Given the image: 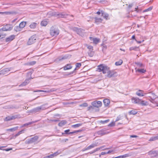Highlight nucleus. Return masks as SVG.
Segmentation results:
<instances>
[{"instance_id":"nucleus-26","label":"nucleus","mask_w":158,"mask_h":158,"mask_svg":"<svg viewBox=\"0 0 158 158\" xmlns=\"http://www.w3.org/2000/svg\"><path fill=\"white\" fill-rule=\"evenodd\" d=\"M72 66L70 64H67L64 67V70H67L71 69Z\"/></svg>"},{"instance_id":"nucleus-8","label":"nucleus","mask_w":158,"mask_h":158,"mask_svg":"<svg viewBox=\"0 0 158 158\" xmlns=\"http://www.w3.org/2000/svg\"><path fill=\"white\" fill-rule=\"evenodd\" d=\"M11 68L3 69L0 71V76L2 75H8L9 72Z\"/></svg>"},{"instance_id":"nucleus-48","label":"nucleus","mask_w":158,"mask_h":158,"mask_svg":"<svg viewBox=\"0 0 158 158\" xmlns=\"http://www.w3.org/2000/svg\"><path fill=\"white\" fill-rule=\"evenodd\" d=\"M69 131H70L69 129H68V130H66L64 131V132L62 133V135L70 134V133H69V132H70Z\"/></svg>"},{"instance_id":"nucleus-22","label":"nucleus","mask_w":158,"mask_h":158,"mask_svg":"<svg viewBox=\"0 0 158 158\" xmlns=\"http://www.w3.org/2000/svg\"><path fill=\"white\" fill-rule=\"evenodd\" d=\"M97 146V145L96 143H92L90 145L88 146L86 148V150L94 148L95 147H96Z\"/></svg>"},{"instance_id":"nucleus-64","label":"nucleus","mask_w":158,"mask_h":158,"mask_svg":"<svg viewBox=\"0 0 158 158\" xmlns=\"http://www.w3.org/2000/svg\"><path fill=\"white\" fill-rule=\"evenodd\" d=\"M43 158H51L50 155H49L46 156H45Z\"/></svg>"},{"instance_id":"nucleus-9","label":"nucleus","mask_w":158,"mask_h":158,"mask_svg":"<svg viewBox=\"0 0 158 158\" xmlns=\"http://www.w3.org/2000/svg\"><path fill=\"white\" fill-rule=\"evenodd\" d=\"M38 137L37 136H34L32 138L28 139L26 141L27 143L28 144L32 143H33L35 142L38 139Z\"/></svg>"},{"instance_id":"nucleus-14","label":"nucleus","mask_w":158,"mask_h":158,"mask_svg":"<svg viewBox=\"0 0 158 158\" xmlns=\"http://www.w3.org/2000/svg\"><path fill=\"white\" fill-rule=\"evenodd\" d=\"M18 117L17 115H15L12 116H8L5 118V120L6 121H9L12 120Z\"/></svg>"},{"instance_id":"nucleus-44","label":"nucleus","mask_w":158,"mask_h":158,"mask_svg":"<svg viewBox=\"0 0 158 158\" xmlns=\"http://www.w3.org/2000/svg\"><path fill=\"white\" fill-rule=\"evenodd\" d=\"M25 129H23V130L21 131H19V132L17 134H15V136H18L20 134L23 133L24 131H25Z\"/></svg>"},{"instance_id":"nucleus-58","label":"nucleus","mask_w":158,"mask_h":158,"mask_svg":"<svg viewBox=\"0 0 158 158\" xmlns=\"http://www.w3.org/2000/svg\"><path fill=\"white\" fill-rule=\"evenodd\" d=\"M76 68L80 67L81 66V63H77L76 64Z\"/></svg>"},{"instance_id":"nucleus-40","label":"nucleus","mask_w":158,"mask_h":158,"mask_svg":"<svg viewBox=\"0 0 158 158\" xmlns=\"http://www.w3.org/2000/svg\"><path fill=\"white\" fill-rule=\"evenodd\" d=\"M21 29L19 26H16L15 27L14 30L16 31H19L21 30Z\"/></svg>"},{"instance_id":"nucleus-59","label":"nucleus","mask_w":158,"mask_h":158,"mask_svg":"<svg viewBox=\"0 0 158 158\" xmlns=\"http://www.w3.org/2000/svg\"><path fill=\"white\" fill-rule=\"evenodd\" d=\"M94 106H90L88 108V110H90L91 109L92 110L93 109H94Z\"/></svg>"},{"instance_id":"nucleus-21","label":"nucleus","mask_w":158,"mask_h":158,"mask_svg":"<svg viewBox=\"0 0 158 158\" xmlns=\"http://www.w3.org/2000/svg\"><path fill=\"white\" fill-rule=\"evenodd\" d=\"M157 140H158V134L156 135L151 137L149 139V141H154Z\"/></svg>"},{"instance_id":"nucleus-46","label":"nucleus","mask_w":158,"mask_h":158,"mask_svg":"<svg viewBox=\"0 0 158 158\" xmlns=\"http://www.w3.org/2000/svg\"><path fill=\"white\" fill-rule=\"evenodd\" d=\"M63 60V59L62 56H61L59 57L58 58H57L56 60V61L57 62H59L62 61Z\"/></svg>"},{"instance_id":"nucleus-33","label":"nucleus","mask_w":158,"mask_h":158,"mask_svg":"<svg viewBox=\"0 0 158 158\" xmlns=\"http://www.w3.org/2000/svg\"><path fill=\"white\" fill-rule=\"evenodd\" d=\"M37 25L36 23L33 22L30 25V27L31 28H34L36 27Z\"/></svg>"},{"instance_id":"nucleus-17","label":"nucleus","mask_w":158,"mask_h":158,"mask_svg":"<svg viewBox=\"0 0 158 158\" xmlns=\"http://www.w3.org/2000/svg\"><path fill=\"white\" fill-rule=\"evenodd\" d=\"M136 94L139 96H143L146 95V93H143V91L139 90L136 93Z\"/></svg>"},{"instance_id":"nucleus-61","label":"nucleus","mask_w":158,"mask_h":158,"mask_svg":"<svg viewBox=\"0 0 158 158\" xmlns=\"http://www.w3.org/2000/svg\"><path fill=\"white\" fill-rule=\"evenodd\" d=\"M49 121L52 122H56L59 121V120L58 119H50Z\"/></svg>"},{"instance_id":"nucleus-60","label":"nucleus","mask_w":158,"mask_h":158,"mask_svg":"<svg viewBox=\"0 0 158 158\" xmlns=\"http://www.w3.org/2000/svg\"><path fill=\"white\" fill-rule=\"evenodd\" d=\"M56 89H54V88H53V89H51L49 90L48 91V92H52L56 91Z\"/></svg>"},{"instance_id":"nucleus-18","label":"nucleus","mask_w":158,"mask_h":158,"mask_svg":"<svg viewBox=\"0 0 158 158\" xmlns=\"http://www.w3.org/2000/svg\"><path fill=\"white\" fill-rule=\"evenodd\" d=\"M103 102L105 106H107L110 102L109 99H104Z\"/></svg>"},{"instance_id":"nucleus-35","label":"nucleus","mask_w":158,"mask_h":158,"mask_svg":"<svg viewBox=\"0 0 158 158\" xmlns=\"http://www.w3.org/2000/svg\"><path fill=\"white\" fill-rule=\"evenodd\" d=\"M123 63V60H120L118 61H117L115 63V65L117 66L121 65Z\"/></svg>"},{"instance_id":"nucleus-53","label":"nucleus","mask_w":158,"mask_h":158,"mask_svg":"<svg viewBox=\"0 0 158 158\" xmlns=\"http://www.w3.org/2000/svg\"><path fill=\"white\" fill-rule=\"evenodd\" d=\"M69 55H65L64 56H62L63 59V60L67 59V58H68V57H69Z\"/></svg>"},{"instance_id":"nucleus-32","label":"nucleus","mask_w":158,"mask_h":158,"mask_svg":"<svg viewBox=\"0 0 158 158\" xmlns=\"http://www.w3.org/2000/svg\"><path fill=\"white\" fill-rule=\"evenodd\" d=\"M95 21L96 23H101L102 21V19L101 18H95Z\"/></svg>"},{"instance_id":"nucleus-63","label":"nucleus","mask_w":158,"mask_h":158,"mask_svg":"<svg viewBox=\"0 0 158 158\" xmlns=\"http://www.w3.org/2000/svg\"><path fill=\"white\" fill-rule=\"evenodd\" d=\"M12 148H8L3 149V150H5L6 151H9L12 150Z\"/></svg>"},{"instance_id":"nucleus-13","label":"nucleus","mask_w":158,"mask_h":158,"mask_svg":"<svg viewBox=\"0 0 158 158\" xmlns=\"http://www.w3.org/2000/svg\"><path fill=\"white\" fill-rule=\"evenodd\" d=\"M131 100L133 103L138 104H139L140 102V100L137 97H132L131 99Z\"/></svg>"},{"instance_id":"nucleus-20","label":"nucleus","mask_w":158,"mask_h":158,"mask_svg":"<svg viewBox=\"0 0 158 158\" xmlns=\"http://www.w3.org/2000/svg\"><path fill=\"white\" fill-rule=\"evenodd\" d=\"M101 13L102 16L106 19H107L109 15L105 13L102 10H101Z\"/></svg>"},{"instance_id":"nucleus-1","label":"nucleus","mask_w":158,"mask_h":158,"mask_svg":"<svg viewBox=\"0 0 158 158\" xmlns=\"http://www.w3.org/2000/svg\"><path fill=\"white\" fill-rule=\"evenodd\" d=\"M45 105H43L40 106H38L35 108L30 111V112L32 113L40 112L41 110H44L46 109V108L45 106Z\"/></svg>"},{"instance_id":"nucleus-7","label":"nucleus","mask_w":158,"mask_h":158,"mask_svg":"<svg viewBox=\"0 0 158 158\" xmlns=\"http://www.w3.org/2000/svg\"><path fill=\"white\" fill-rule=\"evenodd\" d=\"M36 40V36L35 35H33L31 36L27 42V44L30 45L35 42Z\"/></svg>"},{"instance_id":"nucleus-19","label":"nucleus","mask_w":158,"mask_h":158,"mask_svg":"<svg viewBox=\"0 0 158 158\" xmlns=\"http://www.w3.org/2000/svg\"><path fill=\"white\" fill-rule=\"evenodd\" d=\"M89 39L90 40H93V43L96 44L98 43L99 41V40L97 38H93L92 37H89Z\"/></svg>"},{"instance_id":"nucleus-51","label":"nucleus","mask_w":158,"mask_h":158,"mask_svg":"<svg viewBox=\"0 0 158 158\" xmlns=\"http://www.w3.org/2000/svg\"><path fill=\"white\" fill-rule=\"evenodd\" d=\"M81 131V130H78L75 131H72V132H70L69 133H70V134H74V133H77V132H80Z\"/></svg>"},{"instance_id":"nucleus-47","label":"nucleus","mask_w":158,"mask_h":158,"mask_svg":"<svg viewBox=\"0 0 158 158\" xmlns=\"http://www.w3.org/2000/svg\"><path fill=\"white\" fill-rule=\"evenodd\" d=\"M152 6H150L148 8L143 10V12L150 11L152 10Z\"/></svg>"},{"instance_id":"nucleus-16","label":"nucleus","mask_w":158,"mask_h":158,"mask_svg":"<svg viewBox=\"0 0 158 158\" xmlns=\"http://www.w3.org/2000/svg\"><path fill=\"white\" fill-rule=\"evenodd\" d=\"M15 36L14 35H10L6 38L5 41L6 42H10L13 40L15 38Z\"/></svg>"},{"instance_id":"nucleus-12","label":"nucleus","mask_w":158,"mask_h":158,"mask_svg":"<svg viewBox=\"0 0 158 158\" xmlns=\"http://www.w3.org/2000/svg\"><path fill=\"white\" fill-rule=\"evenodd\" d=\"M108 133V132L106 131V130L104 129L99 131L97 132V133L98 135H103L107 134Z\"/></svg>"},{"instance_id":"nucleus-62","label":"nucleus","mask_w":158,"mask_h":158,"mask_svg":"<svg viewBox=\"0 0 158 158\" xmlns=\"http://www.w3.org/2000/svg\"><path fill=\"white\" fill-rule=\"evenodd\" d=\"M76 68H75L73 71L70 72L69 74H68L67 75H70L73 74V73L75 74V71L76 70Z\"/></svg>"},{"instance_id":"nucleus-54","label":"nucleus","mask_w":158,"mask_h":158,"mask_svg":"<svg viewBox=\"0 0 158 158\" xmlns=\"http://www.w3.org/2000/svg\"><path fill=\"white\" fill-rule=\"evenodd\" d=\"M103 147V146L99 148H97L95 150H94V152H96V151H98L100 150Z\"/></svg>"},{"instance_id":"nucleus-5","label":"nucleus","mask_w":158,"mask_h":158,"mask_svg":"<svg viewBox=\"0 0 158 158\" xmlns=\"http://www.w3.org/2000/svg\"><path fill=\"white\" fill-rule=\"evenodd\" d=\"M73 30L74 31H76L77 34L81 36H83L84 35L85 33V30L81 28H78L77 27H74L73 28Z\"/></svg>"},{"instance_id":"nucleus-43","label":"nucleus","mask_w":158,"mask_h":158,"mask_svg":"<svg viewBox=\"0 0 158 158\" xmlns=\"http://www.w3.org/2000/svg\"><path fill=\"white\" fill-rule=\"evenodd\" d=\"M88 54L89 56L92 57L94 55V52L93 51H89Z\"/></svg>"},{"instance_id":"nucleus-25","label":"nucleus","mask_w":158,"mask_h":158,"mask_svg":"<svg viewBox=\"0 0 158 158\" xmlns=\"http://www.w3.org/2000/svg\"><path fill=\"white\" fill-rule=\"evenodd\" d=\"M26 24V22H22L19 24V26L22 29L25 27Z\"/></svg>"},{"instance_id":"nucleus-49","label":"nucleus","mask_w":158,"mask_h":158,"mask_svg":"<svg viewBox=\"0 0 158 158\" xmlns=\"http://www.w3.org/2000/svg\"><path fill=\"white\" fill-rule=\"evenodd\" d=\"M18 128V127H14L13 128L10 129H8V130L10 131H15V130H16Z\"/></svg>"},{"instance_id":"nucleus-37","label":"nucleus","mask_w":158,"mask_h":158,"mask_svg":"<svg viewBox=\"0 0 158 158\" xmlns=\"http://www.w3.org/2000/svg\"><path fill=\"white\" fill-rule=\"evenodd\" d=\"M82 123H79L74 125H73L72 126V127L74 128H76L82 126Z\"/></svg>"},{"instance_id":"nucleus-39","label":"nucleus","mask_w":158,"mask_h":158,"mask_svg":"<svg viewBox=\"0 0 158 158\" xmlns=\"http://www.w3.org/2000/svg\"><path fill=\"white\" fill-rule=\"evenodd\" d=\"M137 113V112L135 110H131L129 112V114H133L135 115Z\"/></svg>"},{"instance_id":"nucleus-6","label":"nucleus","mask_w":158,"mask_h":158,"mask_svg":"<svg viewBox=\"0 0 158 158\" xmlns=\"http://www.w3.org/2000/svg\"><path fill=\"white\" fill-rule=\"evenodd\" d=\"M148 154L151 158L156 157L158 158V151L151 150Z\"/></svg>"},{"instance_id":"nucleus-52","label":"nucleus","mask_w":158,"mask_h":158,"mask_svg":"<svg viewBox=\"0 0 158 158\" xmlns=\"http://www.w3.org/2000/svg\"><path fill=\"white\" fill-rule=\"evenodd\" d=\"M87 48L89 49V51H93V47L91 46H87Z\"/></svg>"},{"instance_id":"nucleus-10","label":"nucleus","mask_w":158,"mask_h":158,"mask_svg":"<svg viewBox=\"0 0 158 158\" xmlns=\"http://www.w3.org/2000/svg\"><path fill=\"white\" fill-rule=\"evenodd\" d=\"M91 105L94 107L99 108L102 106V102L100 101H94L91 103Z\"/></svg>"},{"instance_id":"nucleus-50","label":"nucleus","mask_w":158,"mask_h":158,"mask_svg":"<svg viewBox=\"0 0 158 158\" xmlns=\"http://www.w3.org/2000/svg\"><path fill=\"white\" fill-rule=\"evenodd\" d=\"M88 104L86 103H84L80 105V106L86 107L88 106Z\"/></svg>"},{"instance_id":"nucleus-56","label":"nucleus","mask_w":158,"mask_h":158,"mask_svg":"<svg viewBox=\"0 0 158 158\" xmlns=\"http://www.w3.org/2000/svg\"><path fill=\"white\" fill-rule=\"evenodd\" d=\"M114 150H110L109 151L107 152V154H110V153H112V154H114Z\"/></svg>"},{"instance_id":"nucleus-34","label":"nucleus","mask_w":158,"mask_h":158,"mask_svg":"<svg viewBox=\"0 0 158 158\" xmlns=\"http://www.w3.org/2000/svg\"><path fill=\"white\" fill-rule=\"evenodd\" d=\"M60 153L58 152V151H57L53 154H50V155L51 156V158H53L54 157H55L57 156Z\"/></svg>"},{"instance_id":"nucleus-42","label":"nucleus","mask_w":158,"mask_h":158,"mask_svg":"<svg viewBox=\"0 0 158 158\" xmlns=\"http://www.w3.org/2000/svg\"><path fill=\"white\" fill-rule=\"evenodd\" d=\"M110 120L108 119L104 121L101 120L99 121V122L101 124H104L108 122Z\"/></svg>"},{"instance_id":"nucleus-24","label":"nucleus","mask_w":158,"mask_h":158,"mask_svg":"<svg viewBox=\"0 0 158 158\" xmlns=\"http://www.w3.org/2000/svg\"><path fill=\"white\" fill-rule=\"evenodd\" d=\"M67 123V122L65 120H62L58 124V126L60 127H62L65 124Z\"/></svg>"},{"instance_id":"nucleus-30","label":"nucleus","mask_w":158,"mask_h":158,"mask_svg":"<svg viewBox=\"0 0 158 158\" xmlns=\"http://www.w3.org/2000/svg\"><path fill=\"white\" fill-rule=\"evenodd\" d=\"M48 24V22L45 20L42 21L41 23V25L42 26H45Z\"/></svg>"},{"instance_id":"nucleus-55","label":"nucleus","mask_w":158,"mask_h":158,"mask_svg":"<svg viewBox=\"0 0 158 158\" xmlns=\"http://www.w3.org/2000/svg\"><path fill=\"white\" fill-rule=\"evenodd\" d=\"M115 125V123L114 122H112L110 123L109 125L108 126L109 127H113Z\"/></svg>"},{"instance_id":"nucleus-57","label":"nucleus","mask_w":158,"mask_h":158,"mask_svg":"<svg viewBox=\"0 0 158 158\" xmlns=\"http://www.w3.org/2000/svg\"><path fill=\"white\" fill-rule=\"evenodd\" d=\"M154 101H155V102H154V103H156V104L157 105H156V106H158V105L157 104V102H158V97H156V98L154 99Z\"/></svg>"},{"instance_id":"nucleus-2","label":"nucleus","mask_w":158,"mask_h":158,"mask_svg":"<svg viewBox=\"0 0 158 158\" xmlns=\"http://www.w3.org/2000/svg\"><path fill=\"white\" fill-rule=\"evenodd\" d=\"M98 72L102 71V73L105 74L108 71L109 68L106 66L104 65L103 64H101L98 66Z\"/></svg>"},{"instance_id":"nucleus-27","label":"nucleus","mask_w":158,"mask_h":158,"mask_svg":"<svg viewBox=\"0 0 158 158\" xmlns=\"http://www.w3.org/2000/svg\"><path fill=\"white\" fill-rule=\"evenodd\" d=\"M4 31H5L2 29V28L0 29V34L4 38L6 35V34L4 32Z\"/></svg>"},{"instance_id":"nucleus-41","label":"nucleus","mask_w":158,"mask_h":158,"mask_svg":"<svg viewBox=\"0 0 158 158\" xmlns=\"http://www.w3.org/2000/svg\"><path fill=\"white\" fill-rule=\"evenodd\" d=\"M36 63V62L35 61H33L27 63V65H33L35 64Z\"/></svg>"},{"instance_id":"nucleus-15","label":"nucleus","mask_w":158,"mask_h":158,"mask_svg":"<svg viewBox=\"0 0 158 158\" xmlns=\"http://www.w3.org/2000/svg\"><path fill=\"white\" fill-rule=\"evenodd\" d=\"M31 77L28 79H26L25 81L19 85V86H24L28 84L30 81V80L31 79Z\"/></svg>"},{"instance_id":"nucleus-4","label":"nucleus","mask_w":158,"mask_h":158,"mask_svg":"<svg viewBox=\"0 0 158 158\" xmlns=\"http://www.w3.org/2000/svg\"><path fill=\"white\" fill-rule=\"evenodd\" d=\"M146 94L145 95L146 96V97L150 98V99H149V100L151 102L153 103H154V102H155V101H154V99L156 98V95L155 94L152 92L146 93Z\"/></svg>"},{"instance_id":"nucleus-31","label":"nucleus","mask_w":158,"mask_h":158,"mask_svg":"<svg viewBox=\"0 0 158 158\" xmlns=\"http://www.w3.org/2000/svg\"><path fill=\"white\" fill-rule=\"evenodd\" d=\"M139 104H141L143 106H147L148 105V103L147 101L143 100L141 101L140 100Z\"/></svg>"},{"instance_id":"nucleus-38","label":"nucleus","mask_w":158,"mask_h":158,"mask_svg":"<svg viewBox=\"0 0 158 158\" xmlns=\"http://www.w3.org/2000/svg\"><path fill=\"white\" fill-rule=\"evenodd\" d=\"M33 123V122H29L28 123H26L23 125L21 127H24L27 126H28L29 125Z\"/></svg>"},{"instance_id":"nucleus-11","label":"nucleus","mask_w":158,"mask_h":158,"mask_svg":"<svg viewBox=\"0 0 158 158\" xmlns=\"http://www.w3.org/2000/svg\"><path fill=\"white\" fill-rule=\"evenodd\" d=\"M12 26L10 25H6L2 27V29L5 31H10L12 29Z\"/></svg>"},{"instance_id":"nucleus-29","label":"nucleus","mask_w":158,"mask_h":158,"mask_svg":"<svg viewBox=\"0 0 158 158\" xmlns=\"http://www.w3.org/2000/svg\"><path fill=\"white\" fill-rule=\"evenodd\" d=\"M108 73V77H114V73L112 72H111L110 71H109L108 72H107Z\"/></svg>"},{"instance_id":"nucleus-45","label":"nucleus","mask_w":158,"mask_h":158,"mask_svg":"<svg viewBox=\"0 0 158 158\" xmlns=\"http://www.w3.org/2000/svg\"><path fill=\"white\" fill-rule=\"evenodd\" d=\"M138 48V47H137L136 46L132 47H130L129 48V50L130 51H132V50L136 51V49Z\"/></svg>"},{"instance_id":"nucleus-36","label":"nucleus","mask_w":158,"mask_h":158,"mask_svg":"<svg viewBox=\"0 0 158 158\" xmlns=\"http://www.w3.org/2000/svg\"><path fill=\"white\" fill-rule=\"evenodd\" d=\"M135 64L137 65V66L139 68H142L143 66V64L140 62H135Z\"/></svg>"},{"instance_id":"nucleus-23","label":"nucleus","mask_w":158,"mask_h":158,"mask_svg":"<svg viewBox=\"0 0 158 158\" xmlns=\"http://www.w3.org/2000/svg\"><path fill=\"white\" fill-rule=\"evenodd\" d=\"M137 69V68H135L136 72H138L141 73H144L146 71V70L144 69Z\"/></svg>"},{"instance_id":"nucleus-3","label":"nucleus","mask_w":158,"mask_h":158,"mask_svg":"<svg viewBox=\"0 0 158 158\" xmlns=\"http://www.w3.org/2000/svg\"><path fill=\"white\" fill-rule=\"evenodd\" d=\"M59 33V31L56 27L54 26L52 27L50 29V34L53 36H56Z\"/></svg>"},{"instance_id":"nucleus-28","label":"nucleus","mask_w":158,"mask_h":158,"mask_svg":"<svg viewBox=\"0 0 158 158\" xmlns=\"http://www.w3.org/2000/svg\"><path fill=\"white\" fill-rule=\"evenodd\" d=\"M129 156L128 154H126L123 155L119 156L116 157H113L112 158H124Z\"/></svg>"}]
</instances>
